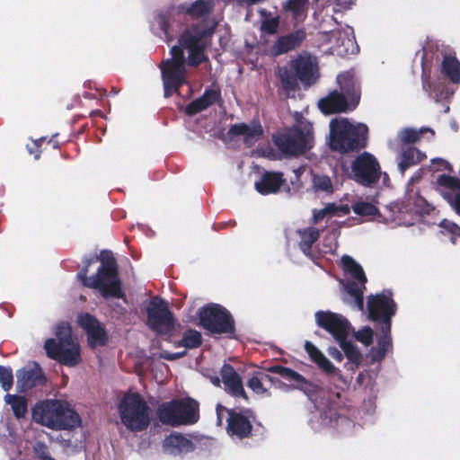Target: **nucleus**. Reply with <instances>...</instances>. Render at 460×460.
Wrapping results in <instances>:
<instances>
[{"mask_svg":"<svg viewBox=\"0 0 460 460\" xmlns=\"http://www.w3.org/2000/svg\"><path fill=\"white\" fill-rule=\"evenodd\" d=\"M77 278L84 286L98 289L104 297H123L116 261L109 251H102L99 257L85 259Z\"/></svg>","mask_w":460,"mask_h":460,"instance_id":"1","label":"nucleus"},{"mask_svg":"<svg viewBox=\"0 0 460 460\" xmlns=\"http://www.w3.org/2000/svg\"><path fill=\"white\" fill-rule=\"evenodd\" d=\"M396 313V304L390 291H384L376 296H369L367 302V314L370 321H381L382 334L377 339V345L369 351L371 362H379L391 347V319Z\"/></svg>","mask_w":460,"mask_h":460,"instance_id":"2","label":"nucleus"},{"mask_svg":"<svg viewBox=\"0 0 460 460\" xmlns=\"http://www.w3.org/2000/svg\"><path fill=\"white\" fill-rule=\"evenodd\" d=\"M277 76L287 93L297 91L299 83L309 87L319 78L317 58L308 52L298 54L289 61L288 66L279 68Z\"/></svg>","mask_w":460,"mask_h":460,"instance_id":"3","label":"nucleus"},{"mask_svg":"<svg viewBox=\"0 0 460 460\" xmlns=\"http://www.w3.org/2000/svg\"><path fill=\"white\" fill-rule=\"evenodd\" d=\"M340 91L333 90L318 102V107L323 114H335L353 111L360 102V85L350 72L337 75Z\"/></svg>","mask_w":460,"mask_h":460,"instance_id":"4","label":"nucleus"},{"mask_svg":"<svg viewBox=\"0 0 460 460\" xmlns=\"http://www.w3.org/2000/svg\"><path fill=\"white\" fill-rule=\"evenodd\" d=\"M32 419L35 422L56 430L72 429L81 424L79 415L67 402L60 400L38 402L32 409Z\"/></svg>","mask_w":460,"mask_h":460,"instance_id":"5","label":"nucleus"},{"mask_svg":"<svg viewBox=\"0 0 460 460\" xmlns=\"http://www.w3.org/2000/svg\"><path fill=\"white\" fill-rule=\"evenodd\" d=\"M368 128L351 124L347 119H333L330 123V147L340 154L358 152L367 146Z\"/></svg>","mask_w":460,"mask_h":460,"instance_id":"6","label":"nucleus"},{"mask_svg":"<svg viewBox=\"0 0 460 460\" xmlns=\"http://www.w3.org/2000/svg\"><path fill=\"white\" fill-rule=\"evenodd\" d=\"M55 333L58 341L50 338L44 344L48 357L68 367H74L80 363L79 344L72 336L69 323H59L56 327Z\"/></svg>","mask_w":460,"mask_h":460,"instance_id":"7","label":"nucleus"},{"mask_svg":"<svg viewBox=\"0 0 460 460\" xmlns=\"http://www.w3.org/2000/svg\"><path fill=\"white\" fill-rule=\"evenodd\" d=\"M314 403V409L310 412L309 424L314 430L330 428L347 434L354 428L353 421L338 411L335 403L324 398L316 400Z\"/></svg>","mask_w":460,"mask_h":460,"instance_id":"8","label":"nucleus"},{"mask_svg":"<svg viewBox=\"0 0 460 460\" xmlns=\"http://www.w3.org/2000/svg\"><path fill=\"white\" fill-rule=\"evenodd\" d=\"M118 408L120 421L129 431H143L149 426L151 410L139 394L125 395Z\"/></svg>","mask_w":460,"mask_h":460,"instance_id":"9","label":"nucleus"},{"mask_svg":"<svg viewBox=\"0 0 460 460\" xmlns=\"http://www.w3.org/2000/svg\"><path fill=\"white\" fill-rule=\"evenodd\" d=\"M157 416L164 425H190L198 421L199 408L197 402L190 399L172 400L158 406Z\"/></svg>","mask_w":460,"mask_h":460,"instance_id":"10","label":"nucleus"},{"mask_svg":"<svg viewBox=\"0 0 460 460\" xmlns=\"http://www.w3.org/2000/svg\"><path fill=\"white\" fill-rule=\"evenodd\" d=\"M295 127L286 133L274 137V144L286 157L298 156L305 154L311 146L309 140L313 136V125L310 122Z\"/></svg>","mask_w":460,"mask_h":460,"instance_id":"11","label":"nucleus"},{"mask_svg":"<svg viewBox=\"0 0 460 460\" xmlns=\"http://www.w3.org/2000/svg\"><path fill=\"white\" fill-rule=\"evenodd\" d=\"M341 262L346 272H348L355 281H348L345 285L347 296L345 302L358 311H364V289L367 282L366 275L362 267L350 256L344 255Z\"/></svg>","mask_w":460,"mask_h":460,"instance_id":"12","label":"nucleus"},{"mask_svg":"<svg viewBox=\"0 0 460 460\" xmlns=\"http://www.w3.org/2000/svg\"><path fill=\"white\" fill-rule=\"evenodd\" d=\"M199 324L212 333H233L234 322L230 313L218 304H208L198 311Z\"/></svg>","mask_w":460,"mask_h":460,"instance_id":"13","label":"nucleus"},{"mask_svg":"<svg viewBox=\"0 0 460 460\" xmlns=\"http://www.w3.org/2000/svg\"><path fill=\"white\" fill-rule=\"evenodd\" d=\"M146 324L156 333H168L174 326L172 314L167 304L158 297H154L146 308Z\"/></svg>","mask_w":460,"mask_h":460,"instance_id":"14","label":"nucleus"},{"mask_svg":"<svg viewBox=\"0 0 460 460\" xmlns=\"http://www.w3.org/2000/svg\"><path fill=\"white\" fill-rule=\"evenodd\" d=\"M224 419L227 421V434L232 438L235 437L241 439L248 437L252 431V422L248 415L229 411L218 404L217 406V424L221 426Z\"/></svg>","mask_w":460,"mask_h":460,"instance_id":"15","label":"nucleus"},{"mask_svg":"<svg viewBox=\"0 0 460 460\" xmlns=\"http://www.w3.org/2000/svg\"><path fill=\"white\" fill-rule=\"evenodd\" d=\"M351 172L357 182L370 186L379 180L380 165L373 155L364 152L352 162Z\"/></svg>","mask_w":460,"mask_h":460,"instance_id":"16","label":"nucleus"},{"mask_svg":"<svg viewBox=\"0 0 460 460\" xmlns=\"http://www.w3.org/2000/svg\"><path fill=\"white\" fill-rule=\"evenodd\" d=\"M314 316L316 324L329 332L338 343L350 333L351 324L341 314L331 311H317Z\"/></svg>","mask_w":460,"mask_h":460,"instance_id":"17","label":"nucleus"},{"mask_svg":"<svg viewBox=\"0 0 460 460\" xmlns=\"http://www.w3.org/2000/svg\"><path fill=\"white\" fill-rule=\"evenodd\" d=\"M319 237V232H295V240L298 243L299 249L304 254L314 259L318 252H332L336 249L335 232L329 233L326 239L328 244H324L323 249H320L316 241Z\"/></svg>","mask_w":460,"mask_h":460,"instance_id":"18","label":"nucleus"},{"mask_svg":"<svg viewBox=\"0 0 460 460\" xmlns=\"http://www.w3.org/2000/svg\"><path fill=\"white\" fill-rule=\"evenodd\" d=\"M80 326L87 333L88 344L91 348L105 345L107 334L101 323L89 314H82L78 316Z\"/></svg>","mask_w":460,"mask_h":460,"instance_id":"19","label":"nucleus"},{"mask_svg":"<svg viewBox=\"0 0 460 460\" xmlns=\"http://www.w3.org/2000/svg\"><path fill=\"white\" fill-rule=\"evenodd\" d=\"M306 39V31L304 28L297 29L290 33L282 35L270 46V53L273 57H279L289 51L298 49Z\"/></svg>","mask_w":460,"mask_h":460,"instance_id":"20","label":"nucleus"},{"mask_svg":"<svg viewBox=\"0 0 460 460\" xmlns=\"http://www.w3.org/2000/svg\"><path fill=\"white\" fill-rule=\"evenodd\" d=\"M217 23L212 21L211 25L193 24L190 29L185 30L179 38V44L186 49L199 47L203 39L211 37Z\"/></svg>","mask_w":460,"mask_h":460,"instance_id":"21","label":"nucleus"},{"mask_svg":"<svg viewBox=\"0 0 460 460\" xmlns=\"http://www.w3.org/2000/svg\"><path fill=\"white\" fill-rule=\"evenodd\" d=\"M162 447L165 454L180 457L195 449V445L189 436L178 432H173L165 437Z\"/></svg>","mask_w":460,"mask_h":460,"instance_id":"22","label":"nucleus"},{"mask_svg":"<svg viewBox=\"0 0 460 460\" xmlns=\"http://www.w3.org/2000/svg\"><path fill=\"white\" fill-rule=\"evenodd\" d=\"M305 349L310 359L314 361L326 375L330 376H336L345 386L349 385V381L342 376L341 371L312 342L306 341L305 342Z\"/></svg>","mask_w":460,"mask_h":460,"instance_id":"23","label":"nucleus"},{"mask_svg":"<svg viewBox=\"0 0 460 460\" xmlns=\"http://www.w3.org/2000/svg\"><path fill=\"white\" fill-rule=\"evenodd\" d=\"M16 378L17 388L22 392L45 383L42 370L36 363L18 370Z\"/></svg>","mask_w":460,"mask_h":460,"instance_id":"24","label":"nucleus"},{"mask_svg":"<svg viewBox=\"0 0 460 460\" xmlns=\"http://www.w3.org/2000/svg\"><path fill=\"white\" fill-rule=\"evenodd\" d=\"M222 382L226 392L234 398H242L247 401V395L243 389L239 375L230 365H224L221 369Z\"/></svg>","mask_w":460,"mask_h":460,"instance_id":"25","label":"nucleus"},{"mask_svg":"<svg viewBox=\"0 0 460 460\" xmlns=\"http://www.w3.org/2000/svg\"><path fill=\"white\" fill-rule=\"evenodd\" d=\"M437 182L440 187L447 189L443 192V197L447 200L450 206L460 215V179L456 176L441 174L438 177Z\"/></svg>","mask_w":460,"mask_h":460,"instance_id":"26","label":"nucleus"},{"mask_svg":"<svg viewBox=\"0 0 460 460\" xmlns=\"http://www.w3.org/2000/svg\"><path fill=\"white\" fill-rule=\"evenodd\" d=\"M285 182L286 180L282 172L266 171L255 182V190L261 195L276 193Z\"/></svg>","mask_w":460,"mask_h":460,"instance_id":"27","label":"nucleus"},{"mask_svg":"<svg viewBox=\"0 0 460 460\" xmlns=\"http://www.w3.org/2000/svg\"><path fill=\"white\" fill-rule=\"evenodd\" d=\"M268 371L278 374L285 380L292 383L294 388L300 389L305 394L311 392L313 389V385L305 377L289 367L275 365L270 367Z\"/></svg>","mask_w":460,"mask_h":460,"instance_id":"28","label":"nucleus"},{"mask_svg":"<svg viewBox=\"0 0 460 460\" xmlns=\"http://www.w3.org/2000/svg\"><path fill=\"white\" fill-rule=\"evenodd\" d=\"M214 0H196L190 4H182L179 6L180 12L190 16L192 20L205 21L213 12Z\"/></svg>","mask_w":460,"mask_h":460,"instance_id":"29","label":"nucleus"},{"mask_svg":"<svg viewBox=\"0 0 460 460\" xmlns=\"http://www.w3.org/2000/svg\"><path fill=\"white\" fill-rule=\"evenodd\" d=\"M221 99V94L219 91L213 89H206L204 93L191 101L185 108V112L189 116L196 115L202 111H205Z\"/></svg>","mask_w":460,"mask_h":460,"instance_id":"30","label":"nucleus"},{"mask_svg":"<svg viewBox=\"0 0 460 460\" xmlns=\"http://www.w3.org/2000/svg\"><path fill=\"white\" fill-rule=\"evenodd\" d=\"M163 81L169 84L184 85L187 84V70L185 66L162 61L159 65Z\"/></svg>","mask_w":460,"mask_h":460,"instance_id":"31","label":"nucleus"},{"mask_svg":"<svg viewBox=\"0 0 460 460\" xmlns=\"http://www.w3.org/2000/svg\"><path fill=\"white\" fill-rule=\"evenodd\" d=\"M339 345L348 360L345 367L348 370L355 372L360 366L363 358L359 349L350 341H348L347 338H344L341 342H339Z\"/></svg>","mask_w":460,"mask_h":460,"instance_id":"32","label":"nucleus"},{"mask_svg":"<svg viewBox=\"0 0 460 460\" xmlns=\"http://www.w3.org/2000/svg\"><path fill=\"white\" fill-rule=\"evenodd\" d=\"M307 0H287L282 8L285 12H289L292 18L296 22H302L307 17Z\"/></svg>","mask_w":460,"mask_h":460,"instance_id":"33","label":"nucleus"},{"mask_svg":"<svg viewBox=\"0 0 460 460\" xmlns=\"http://www.w3.org/2000/svg\"><path fill=\"white\" fill-rule=\"evenodd\" d=\"M273 383V377L266 373H257L247 382V386L257 394L270 395L267 385Z\"/></svg>","mask_w":460,"mask_h":460,"instance_id":"34","label":"nucleus"},{"mask_svg":"<svg viewBox=\"0 0 460 460\" xmlns=\"http://www.w3.org/2000/svg\"><path fill=\"white\" fill-rule=\"evenodd\" d=\"M442 72L454 84L460 83V62L454 56H445L442 61Z\"/></svg>","mask_w":460,"mask_h":460,"instance_id":"35","label":"nucleus"},{"mask_svg":"<svg viewBox=\"0 0 460 460\" xmlns=\"http://www.w3.org/2000/svg\"><path fill=\"white\" fill-rule=\"evenodd\" d=\"M421 161L420 153L415 147L409 146L404 149L398 164L399 170L403 173L408 168Z\"/></svg>","mask_w":460,"mask_h":460,"instance_id":"36","label":"nucleus"},{"mask_svg":"<svg viewBox=\"0 0 460 460\" xmlns=\"http://www.w3.org/2000/svg\"><path fill=\"white\" fill-rule=\"evenodd\" d=\"M4 402L11 405L14 416L17 419L23 418L27 412V401L23 396L6 394Z\"/></svg>","mask_w":460,"mask_h":460,"instance_id":"37","label":"nucleus"},{"mask_svg":"<svg viewBox=\"0 0 460 460\" xmlns=\"http://www.w3.org/2000/svg\"><path fill=\"white\" fill-rule=\"evenodd\" d=\"M263 137V128L259 122L253 121L251 125L247 124V130L243 135V143L250 147L258 142Z\"/></svg>","mask_w":460,"mask_h":460,"instance_id":"38","label":"nucleus"},{"mask_svg":"<svg viewBox=\"0 0 460 460\" xmlns=\"http://www.w3.org/2000/svg\"><path fill=\"white\" fill-rule=\"evenodd\" d=\"M312 183V187L315 192H323L327 195H331L334 191L332 181L327 175L314 174Z\"/></svg>","mask_w":460,"mask_h":460,"instance_id":"39","label":"nucleus"},{"mask_svg":"<svg viewBox=\"0 0 460 460\" xmlns=\"http://www.w3.org/2000/svg\"><path fill=\"white\" fill-rule=\"evenodd\" d=\"M202 341L200 332L195 330H187L179 342V346L185 347L186 349L198 348Z\"/></svg>","mask_w":460,"mask_h":460,"instance_id":"40","label":"nucleus"},{"mask_svg":"<svg viewBox=\"0 0 460 460\" xmlns=\"http://www.w3.org/2000/svg\"><path fill=\"white\" fill-rule=\"evenodd\" d=\"M349 207L356 215L360 217H372L378 212L375 205L365 201L355 202Z\"/></svg>","mask_w":460,"mask_h":460,"instance_id":"41","label":"nucleus"},{"mask_svg":"<svg viewBox=\"0 0 460 460\" xmlns=\"http://www.w3.org/2000/svg\"><path fill=\"white\" fill-rule=\"evenodd\" d=\"M155 21L163 31L165 40L167 42L171 41L172 40V36L170 33V13L161 12L155 16Z\"/></svg>","mask_w":460,"mask_h":460,"instance_id":"42","label":"nucleus"},{"mask_svg":"<svg viewBox=\"0 0 460 460\" xmlns=\"http://www.w3.org/2000/svg\"><path fill=\"white\" fill-rule=\"evenodd\" d=\"M328 217H344L349 214L350 207L348 204L327 203L325 206Z\"/></svg>","mask_w":460,"mask_h":460,"instance_id":"43","label":"nucleus"},{"mask_svg":"<svg viewBox=\"0 0 460 460\" xmlns=\"http://www.w3.org/2000/svg\"><path fill=\"white\" fill-rule=\"evenodd\" d=\"M374 332L370 327H363L357 332H353V337L355 340L364 346L368 347L373 342Z\"/></svg>","mask_w":460,"mask_h":460,"instance_id":"44","label":"nucleus"},{"mask_svg":"<svg viewBox=\"0 0 460 460\" xmlns=\"http://www.w3.org/2000/svg\"><path fill=\"white\" fill-rule=\"evenodd\" d=\"M279 27V16L263 19L261 23V31L269 34L275 35L278 33Z\"/></svg>","mask_w":460,"mask_h":460,"instance_id":"45","label":"nucleus"},{"mask_svg":"<svg viewBox=\"0 0 460 460\" xmlns=\"http://www.w3.org/2000/svg\"><path fill=\"white\" fill-rule=\"evenodd\" d=\"M422 79V88L428 93L430 98L435 99L438 102L442 98V92L437 87L433 90V84L429 80V76L427 75L424 72L421 76Z\"/></svg>","mask_w":460,"mask_h":460,"instance_id":"46","label":"nucleus"},{"mask_svg":"<svg viewBox=\"0 0 460 460\" xmlns=\"http://www.w3.org/2000/svg\"><path fill=\"white\" fill-rule=\"evenodd\" d=\"M189 56L187 59V63L191 66H198L200 65L205 59L206 57L203 54V48L201 46L188 49Z\"/></svg>","mask_w":460,"mask_h":460,"instance_id":"47","label":"nucleus"},{"mask_svg":"<svg viewBox=\"0 0 460 460\" xmlns=\"http://www.w3.org/2000/svg\"><path fill=\"white\" fill-rule=\"evenodd\" d=\"M13 376L10 367L0 366V384L4 391H8L13 385Z\"/></svg>","mask_w":460,"mask_h":460,"instance_id":"48","label":"nucleus"},{"mask_svg":"<svg viewBox=\"0 0 460 460\" xmlns=\"http://www.w3.org/2000/svg\"><path fill=\"white\" fill-rule=\"evenodd\" d=\"M32 449L35 456L40 460H56L50 456L49 447L44 442H35Z\"/></svg>","mask_w":460,"mask_h":460,"instance_id":"49","label":"nucleus"},{"mask_svg":"<svg viewBox=\"0 0 460 460\" xmlns=\"http://www.w3.org/2000/svg\"><path fill=\"white\" fill-rule=\"evenodd\" d=\"M183 49L184 48L181 47V45L180 46H177V45L173 46L171 49L172 58H168V59H165L164 61L166 63H172V64H179V65L185 66L186 59H185V57H184Z\"/></svg>","mask_w":460,"mask_h":460,"instance_id":"50","label":"nucleus"},{"mask_svg":"<svg viewBox=\"0 0 460 460\" xmlns=\"http://www.w3.org/2000/svg\"><path fill=\"white\" fill-rule=\"evenodd\" d=\"M422 130L417 131L414 128H404L401 134V140L404 144H413L420 139Z\"/></svg>","mask_w":460,"mask_h":460,"instance_id":"51","label":"nucleus"},{"mask_svg":"<svg viewBox=\"0 0 460 460\" xmlns=\"http://www.w3.org/2000/svg\"><path fill=\"white\" fill-rule=\"evenodd\" d=\"M247 130V124L244 122L236 123L231 125L229 129L226 132V137L229 139H234L237 137H243L244 131Z\"/></svg>","mask_w":460,"mask_h":460,"instance_id":"52","label":"nucleus"},{"mask_svg":"<svg viewBox=\"0 0 460 460\" xmlns=\"http://www.w3.org/2000/svg\"><path fill=\"white\" fill-rule=\"evenodd\" d=\"M42 141H43V139L40 138V139L32 141L31 146L27 145L28 153L30 155H33L35 160H38L40 157V155H41L40 146H41Z\"/></svg>","mask_w":460,"mask_h":460,"instance_id":"53","label":"nucleus"},{"mask_svg":"<svg viewBox=\"0 0 460 460\" xmlns=\"http://www.w3.org/2000/svg\"><path fill=\"white\" fill-rule=\"evenodd\" d=\"M164 84V95L165 98L171 97L174 93H179L180 89L182 85L176 84H169V82L163 81Z\"/></svg>","mask_w":460,"mask_h":460,"instance_id":"54","label":"nucleus"},{"mask_svg":"<svg viewBox=\"0 0 460 460\" xmlns=\"http://www.w3.org/2000/svg\"><path fill=\"white\" fill-rule=\"evenodd\" d=\"M438 226L441 228H444L445 230H460V227L456 225L454 222H451L447 219H443L439 224Z\"/></svg>","mask_w":460,"mask_h":460,"instance_id":"55","label":"nucleus"},{"mask_svg":"<svg viewBox=\"0 0 460 460\" xmlns=\"http://www.w3.org/2000/svg\"><path fill=\"white\" fill-rule=\"evenodd\" d=\"M329 355L335 360L341 362L343 359V354L335 347H330L328 349Z\"/></svg>","mask_w":460,"mask_h":460,"instance_id":"56","label":"nucleus"},{"mask_svg":"<svg viewBox=\"0 0 460 460\" xmlns=\"http://www.w3.org/2000/svg\"><path fill=\"white\" fill-rule=\"evenodd\" d=\"M236 226V222L234 220H228L225 222L218 223L217 225H213V228L215 230H220L225 228H233Z\"/></svg>","mask_w":460,"mask_h":460,"instance_id":"57","label":"nucleus"},{"mask_svg":"<svg viewBox=\"0 0 460 460\" xmlns=\"http://www.w3.org/2000/svg\"><path fill=\"white\" fill-rule=\"evenodd\" d=\"M328 217L327 210H325V207H323L322 209L314 211V218L315 222H318L324 217Z\"/></svg>","mask_w":460,"mask_h":460,"instance_id":"58","label":"nucleus"},{"mask_svg":"<svg viewBox=\"0 0 460 460\" xmlns=\"http://www.w3.org/2000/svg\"><path fill=\"white\" fill-rule=\"evenodd\" d=\"M240 4H244L246 6H252L261 3L266 2L267 0H236Z\"/></svg>","mask_w":460,"mask_h":460,"instance_id":"59","label":"nucleus"},{"mask_svg":"<svg viewBox=\"0 0 460 460\" xmlns=\"http://www.w3.org/2000/svg\"><path fill=\"white\" fill-rule=\"evenodd\" d=\"M160 358H164L166 360H174L175 359V355H174V353H170V352H167V351H163V352L160 353Z\"/></svg>","mask_w":460,"mask_h":460,"instance_id":"60","label":"nucleus"},{"mask_svg":"<svg viewBox=\"0 0 460 460\" xmlns=\"http://www.w3.org/2000/svg\"><path fill=\"white\" fill-rule=\"evenodd\" d=\"M366 376H367V375H366L365 373H363V372H361V373H359V374H358V377H357V380H356V382H357V384H358V385H363V384H364V379H365Z\"/></svg>","mask_w":460,"mask_h":460,"instance_id":"61","label":"nucleus"},{"mask_svg":"<svg viewBox=\"0 0 460 460\" xmlns=\"http://www.w3.org/2000/svg\"><path fill=\"white\" fill-rule=\"evenodd\" d=\"M259 13H260V15H261V17H263L264 19H266V18H271V13H270L269 11H267L266 9H261V10H260Z\"/></svg>","mask_w":460,"mask_h":460,"instance_id":"62","label":"nucleus"},{"mask_svg":"<svg viewBox=\"0 0 460 460\" xmlns=\"http://www.w3.org/2000/svg\"><path fill=\"white\" fill-rule=\"evenodd\" d=\"M368 404H369V406H368V408H367V411H372V410L374 409V406H375V399H374V398H370V399L368 400Z\"/></svg>","mask_w":460,"mask_h":460,"instance_id":"63","label":"nucleus"},{"mask_svg":"<svg viewBox=\"0 0 460 460\" xmlns=\"http://www.w3.org/2000/svg\"><path fill=\"white\" fill-rule=\"evenodd\" d=\"M102 111H101L96 110V111H93L91 112V115H90V116H91V117H93V116H102Z\"/></svg>","mask_w":460,"mask_h":460,"instance_id":"64","label":"nucleus"}]
</instances>
